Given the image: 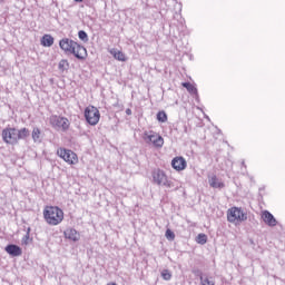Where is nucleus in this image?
I'll list each match as a JSON object with an SVG mask.
<instances>
[{
  "mask_svg": "<svg viewBox=\"0 0 285 285\" xmlns=\"http://www.w3.org/2000/svg\"><path fill=\"white\" fill-rule=\"evenodd\" d=\"M59 46L66 55H73L76 59H79L80 61H83L86 57H88V51L86 50V47L79 45L77 41L69 39V38H62L59 41Z\"/></svg>",
  "mask_w": 285,
  "mask_h": 285,
  "instance_id": "f257e3e1",
  "label": "nucleus"
},
{
  "mask_svg": "<svg viewBox=\"0 0 285 285\" xmlns=\"http://www.w3.org/2000/svg\"><path fill=\"white\" fill-rule=\"evenodd\" d=\"M43 217L50 226H59L63 222V210L59 207L49 206L45 208Z\"/></svg>",
  "mask_w": 285,
  "mask_h": 285,
  "instance_id": "f03ea898",
  "label": "nucleus"
},
{
  "mask_svg": "<svg viewBox=\"0 0 285 285\" xmlns=\"http://www.w3.org/2000/svg\"><path fill=\"white\" fill-rule=\"evenodd\" d=\"M153 181L157 184V186H165V188H175V185L168 180V176L161 169H155L153 171Z\"/></svg>",
  "mask_w": 285,
  "mask_h": 285,
  "instance_id": "7ed1b4c3",
  "label": "nucleus"
},
{
  "mask_svg": "<svg viewBox=\"0 0 285 285\" xmlns=\"http://www.w3.org/2000/svg\"><path fill=\"white\" fill-rule=\"evenodd\" d=\"M248 214L244 213L239 207H232L227 210V222L235 224V222H246Z\"/></svg>",
  "mask_w": 285,
  "mask_h": 285,
  "instance_id": "20e7f679",
  "label": "nucleus"
},
{
  "mask_svg": "<svg viewBox=\"0 0 285 285\" xmlns=\"http://www.w3.org/2000/svg\"><path fill=\"white\" fill-rule=\"evenodd\" d=\"M2 141L9 144L10 146H17L19 144V138L17 134V128L7 127L2 130Z\"/></svg>",
  "mask_w": 285,
  "mask_h": 285,
  "instance_id": "39448f33",
  "label": "nucleus"
},
{
  "mask_svg": "<svg viewBox=\"0 0 285 285\" xmlns=\"http://www.w3.org/2000/svg\"><path fill=\"white\" fill-rule=\"evenodd\" d=\"M85 118L90 126H97V124H99V119H101V114H99V109H97V107L89 106L85 109Z\"/></svg>",
  "mask_w": 285,
  "mask_h": 285,
  "instance_id": "423d86ee",
  "label": "nucleus"
},
{
  "mask_svg": "<svg viewBox=\"0 0 285 285\" xmlns=\"http://www.w3.org/2000/svg\"><path fill=\"white\" fill-rule=\"evenodd\" d=\"M144 141L146 144H153L155 148H163L164 147V137L156 134L155 131H145L142 136Z\"/></svg>",
  "mask_w": 285,
  "mask_h": 285,
  "instance_id": "0eeeda50",
  "label": "nucleus"
},
{
  "mask_svg": "<svg viewBox=\"0 0 285 285\" xmlns=\"http://www.w3.org/2000/svg\"><path fill=\"white\" fill-rule=\"evenodd\" d=\"M57 155L61 159H63V161L69 164L70 166H73L75 164H77V161H79V158L77 157V154H75V151H72L70 149L59 148L57 150Z\"/></svg>",
  "mask_w": 285,
  "mask_h": 285,
  "instance_id": "6e6552de",
  "label": "nucleus"
},
{
  "mask_svg": "<svg viewBox=\"0 0 285 285\" xmlns=\"http://www.w3.org/2000/svg\"><path fill=\"white\" fill-rule=\"evenodd\" d=\"M50 121L53 128H61L63 131L70 128V120H68L66 117L53 116L51 117Z\"/></svg>",
  "mask_w": 285,
  "mask_h": 285,
  "instance_id": "1a4fd4ad",
  "label": "nucleus"
},
{
  "mask_svg": "<svg viewBox=\"0 0 285 285\" xmlns=\"http://www.w3.org/2000/svg\"><path fill=\"white\" fill-rule=\"evenodd\" d=\"M186 159L184 157H175L171 160V167L174 168V170H177L178 173L181 170H186Z\"/></svg>",
  "mask_w": 285,
  "mask_h": 285,
  "instance_id": "9d476101",
  "label": "nucleus"
},
{
  "mask_svg": "<svg viewBox=\"0 0 285 285\" xmlns=\"http://www.w3.org/2000/svg\"><path fill=\"white\" fill-rule=\"evenodd\" d=\"M4 250H6V253H8V255H11V257H21V255L23 253L21 247H19L18 245H14V244L7 245Z\"/></svg>",
  "mask_w": 285,
  "mask_h": 285,
  "instance_id": "9b49d317",
  "label": "nucleus"
},
{
  "mask_svg": "<svg viewBox=\"0 0 285 285\" xmlns=\"http://www.w3.org/2000/svg\"><path fill=\"white\" fill-rule=\"evenodd\" d=\"M66 239H70L71 242H79L81 239V235L75 228H68L65 230Z\"/></svg>",
  "mask_w": 285,
  "mask_h": 285,
  "instance_id": "f8f14e48",
  "label": "nucleus"
},
{
  "mask_svg": "<svg viewBox=\"0 0 285 285\" xmlns=\"http://www.w3.org/2000/svg\"><path fill=\"white\" fill-rule=\"evenodd\" d=\"M262 219L267 224V226H277V219H275V216H273L268 210L263 212Z\"/></svg>",
  "mask_w": 285,
  "mask_h": 285,
  "instance_id": "ddd939ff",
  "label": "nucleus"
},
{
  "mask_svg": "<svg viewBox=\"0 0 285 285\" xmlns=\"http://www.w3.org/2000/svg\"><path fill=\"white\" fill-rule=\"evenodd\" d=\"M55 45V38L50 35H45L41 38V46L45 48H51Z\"/></svg>",
  "mask_w": 285,
  "mask_h": 285,
  "instance_id": "4468645a",
  "label": "nucleus"
},
{
  "mask_svg": "<svg viewBox=\"0 0 285 285\" xmlns=\"http://www.w3.org/2000/svg\"><path fill=\"white\" fill-rule=\"evenodd\" d=\"M18 141L21 139H28L30 137V130L28 128L17 129Z\"/></svg>",
  "mask_w": 285,
  "mask_h": 285,
  "instance_id": "2eb2a0df",
  "label": "nucleus"
},
{
  "mask_svg": "<svg viewBox=\"0 0 285 285\" xmlns=\"http://www.w3.org/2000/svg\"><path fill=\"white\" fill-rule=\"evenodd\" d=\"M209 186L212 188H224V183L219 181L217 179V176H213L210 179H209Z\"/></svg>",
  "mask_w": 285,
  "mask_h": 285,
  "instance_id": "dca6fc26",
  "label": "nucleus"
},
{
  "mask_svg": "<svg viewBox=\"0 0 285 285\" xmlns=\"http://www.w3.org/2000/svg\"><path fill=\"white\" fill-rule=\"evenodd\" d=\"M110 53L114 56L115 59H117L118 61H126V55H124V52L117 50V49H112L110 51Z\"/></svg>",
  "mask_w": 285,
  "mask_h": 285,
  "instance_id": "f3484780",
  "label": "nucleus"
},
{
  "mask_svg": "<svg viewBox=\"0 0 285 285\" xmlns=\"http://www.w3.org/2000/svg\"><path fill=\"white\" fill-rule=\"evenodd\" d=\"M31 137L35 144H37V141H41V129H39V127H35L32 129Z\"/></svg>",
  "mask_w": 285,
  "mask_h": 285,
  "instance_id": "a211bd4d",
  "label": "nucleus"
},
{
  "mask_svg": "<svg viewBox=\"0 0 285 285\" xmlns=\"http://www.w3.org/2000/svg\"><path fill=\"white\" fill-rule=\"evenodd\" d=\"M200 285H215V281L210 279L208 276L199 274Z\"/></svg>",
  "mask_w": 285,
  "mask_h": 285,
  "instance_id": "6ab92c4d",
  "label": "nucleus"
},
{
  "mask_svg": "<svg viewBox=\"0 0 285 285\" xmlns=\"http://www.w3.org/2000/svg\"><path fill=\"white\" fill-rule=\"evenodd\" d=\"M183 88H186V90H188L190 95H197V89L190 82H183Z\"/></svg>",
  "mask_w": 285,
  "mask_h": 285,
  "instance_id": "aec40b11",
  "label": "nucleus"
},
{
  "mask_svg": "<svg viewBox=\"0 0 285 285\" xmlns=\"http://www.w3.org/2000/svg\"><path fill=\"white\" fill-rule=\"evenodd\" d=\"M157 120L160 121V124H166L168 121V115L166 111H158Z\"/></svg>",
  "mask_w": 285,
  "mask_h": 285,
  "instance_id": "412c9836",
  "label": "nucleus"
},
{
  "mask_svg": "<svg viewBox=\"0 0 285 285\" xmlns=\"http://www.w3.org/2000/svg\"><path fill=\"white\" fill-rule=\"evenodd\" d=\"M196 242L197 244H200L202 246H204V244L208 242V236L206 234H198L196 237Z\"/></svg>",
  "mask_w": 285,
  "mask_h": 285,
  "instance_id": "4be33fe9",
  "label": "nucleus"
},
{
  "mask_svg": "<svg viewBox=\"0 0 285 285\" xmlns=\"http://www.w3.org/2000/svg\"><path fill=\"white\" fill-rule=\"evenodd\" d=\"M161 277L163 279H165L166 282H170L173 274H170V272L168 269H164L161 272Z\"/></svg>",
  "mask_w": 285,
  "mask_h": 285,
  "instance_id": "5701e85b",
  "label": "nucleus"
},
{
  "mask_svg": "<svg viewBox=\"0 0 285 285\" xmlns=\"http://www.w3.org/2000/svg\"><path fill=\"white\" fill-rule=\"evenodd\" d=\"M78 37H79L80 41H83L85 43H88V33H86V31L80 30L78 32Z\"/></svg>",
  "mask_w": 285,
  "mask_h": 285,
  "instance_id": "b1692460",
  "label": "nucleus"
},
{
  "mask_svg": "<svg viewBox=\"0 0 285 285\" xmlns=\"http://www.w3.org/2000/svg\"><path fill=\"white\" fill-rule=\"evenodd\" d=\"M165 237L169 242H175V232H173L170 229H167L166 233H165Z\"/></svg>",
  "mask_w": 285,
  "mask_h": 285,
  "instance_id": "393cba45",
  "label": "nucleus"
},
{
  "mask_svg": "<svg viewBox=\"0 0 285 285\" xmlns=\"http://www.w3.org/2000/svg\"><path fill=\"white\" fill-rule=\"evenodd\" d=\"M59 70H68L69 68V63L68 60H61L58 65Z\"/></svg>",
  "mask_w": 285,
  "mask_h": 285,
  "instance_id": "a878e982",
  "label": "nucleus"
},
{
  "mask_svg": "<svg viewBox=\"0 0 285 285\" xmlns=\"http://www.w3.org/2000/svg\"><path fill=\"white\" fill-rule=\"evenodd\" d=\"M22 244H24V246H28L30 244V235L26 234L22 238Z\"/></svg>",
  "mask_w": 285,
  "mask_h": 285,
  "instance_id": "bb28decb",
  "label": "nucleus"
},
{
  "mask_svg": "<svg viewBox=\"0 0 285 285\" xmlns=\"http://www.w3.org/2000/svg\"><path fill=\"white\" fill-rule=\"evenodd\" d=\"M126 115L128 116L132 115V110L130 108L126 109Z\"/></svg>",
  "mask_w": 285,
  "mask_h": 285,
  "instance_id": "cd10ccee",
  "label": "nucleus"
},
{
  "mask_svg": "<svg viewBox=\"0 0 285 285\" xmlns=\"http://www.w3.org/2000/svg\"><path fill=\"white\" fill-rule=\"evenodd\" d=\"M73 1H76V3H81V1H83V0H73Z\"/></svg>",
  "mask_w": 285,
  "mask_h": 285,
  "instance_id": "c85d7f7f",
  "label": "nucleus"
},
{
  "mask_svg": "<svg viewBox=\"0 0 285 285\" xmlns=\"http://www.w3.org/2000/svg\"><path fill=\"white\" fill-rule=\"evenodd\" d=\"M27 235H30V227H28L27 229Z\"/></svg>",
  "mask_w": 285,
  "mask_h": 285,
  "instance_id": "c756f323",
  "label": "nucleus"
}]
</instances>
